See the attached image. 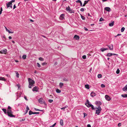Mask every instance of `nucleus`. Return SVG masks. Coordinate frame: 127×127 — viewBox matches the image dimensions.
<instances>
[{
    "label": "nucleus",
    "mask_w": 127,
    "mask_h": 127,
    "mask_svg": "<svg viewBox=\"0 0 127 127\" xmlns=\"http://www.w3.org/2000/svg\"><path fill=\"white\" fill-rule=\"evenodd\" d=\"M28 80L29 83V88H31L32 87L34 86L35 82L34 81L30 78H28Z\"/></svg>",
    "instance_id": "1"
},
{
    "label": "nucleus",
    "mask_w": 127,
    "mask_h": 127,
    "mask_svg": "<svg viewBox=\"0 0 127 127\" xmlns=\"http://www.w3.org/2000/svg\"><path fill=\"white\" fill-rule=\"evenodd\" d=\"M8 115L11 117H14L15 116L12 114L13 112L11 110H7V113Z\"/></svg>",
    "instance_id": "2"
},
{
    "label": "nucleus",
    "mask_w": 127,
    "mask_h": 127,
    "mask_svg": "<svg viewBox=\"0 0 127 127\" xmlns=\"http://www.w3.org/2000/svg\"><path fill=\"white\" fill-rule=\"evenodd\" d=\"M95 109H96L95 113L97 115H99L102 110L100 106H99L97 107H95Z\"/></svg>",
    "instance_id": "3"
},
{
    "label": "nucleus",
    "mask_w": 127,
    "mask_h": 127,
    "mask_svg": "<svg viewBox=\"0 0 127 127\" xmlns=\"http://www.w3.org/2000/svg\"><path fill=\"white\" fill-rule=\"evenodd\" d=\"M14 0H12L9 2L6 3V5L7 8L10 7L11 8H12V3L14 2Z\"/></svg>",
    "instance_id": "4"
},
{
    "label": "nucleus",
    "mask_w": 127,
    "mask_h": 127,
    "mask_svg": "<svg viewBox=\"0 0 127 127\" xmlns=\"http://www.w3.org/2000/svg\"><path fill=\"white\" fill-rule=\"evenodd\" d=\"M85 104L88 107H90L92 105L90 102L88 100H87L86 103H85Z\"/></svg>",
    "instance_id": "5"
},
{
    "label": "nucleus",
    "mask_w": 127,
    "mask_h": 127,
    "mask_svg": "<svg viewBox=\"0 0 127 127\" xmlns=\"http://www.w3.org/2000/svg\"><path fill=\"white\" fill-rule=\"evenodd\" d=\"M38 101L40 103L44 104L45 103L44 101L42 98H41L39 99Z\"/></svg>",
    "instance_id": "6"
},
{
    "label": "nucleus",
    "mask_w": 127,
    "mask_h": 127,
    "mask_svg": "<svg viewBox=\"0 0 127 127\" xmlns=\"http://www.w3.org/2000/svg\"><path fill=\"white\" fill-rule=\"evenodd\" d=\"M104 10L108 12H110L111 11V9L109 7H106L104 8Z\"/></svg>",
    "instance_id": "7"
},
{
    "label": "nucleus",
    "mask_w": 127,
    "mask_h": 127,
    "mask_svg": "<svg viewBox=\"0 0 127 127\" xmlns=\"http://www.w3.org/2000/svg\"><path fill=\"white\" fill-rule=\"evenodd\" d=\"M105 98L106 100L108 101H110L111 100V98L110 97L107 95H106L105 96Z\"/></svg>",
    "instance_id": "8"
},
{
    "label": "nucleus",
    "mask_w": 127,
    "mask_h": 127,
    "mask_svg": "<svg viewBox=\"0 0 127 127\" xmlns=\"http://www.w3.org/2000/svg\"><path fill=\"white\" fill-rule=\"evenodd\" d=\"M32 90V91L33 92L35 91L37 92L38 91V88L36 86H35L33 88Z\"/></svg>",
    "instance_id": "9"
},
{
    "label": "nucleus",
    "mask_w": 127,
    "mask_h": 127,
    "mask_svg": "<svg viewBox=\"0 0 127 127\" xmlns=\"http://www.w3.org/2000/svg\"><path fill=\"white\" fill-rule=\"evenodd\" d=\"M59 19L61 20H63L64 18V14H61L60 16Z\"/></svg>",
    "instance_id": "10"
},
{
    "label": "nucleus",
    "mask_w": 127,
    "mask_h": 127,
    "mask_svg": "<svg viewBox=\"0 0 127 127\" xmlns=\"http://www.w3.org/2000/svg\"><path fill=\"white\" fill-rule=\"evenodd\" d=\"M6 52L7 50L6 49H3V50H1L0 51V53H5Z\"/></svg>",
    "instance_id": "11"
},
{
    "label": "nucleus",
    "mask_w": 127,
    "mask_h": 127,
    "mask_svg": "<svg viewBox=\"0 0 127 127\" xmlns=\"http://www.w3.org/2000/svg\"><path fill=\"white\" fill-rule=\"evenodd\" d=\"M95 103L96 104H97L98 105H99V106H100L99 105H101L102 104L101 102L99 101H96Z\"/></svg>",
    "instance_id": "12"
},
{
    "label": "nucleus",
    "mask_w": 127,
    "mask_h": 127,
    "mask_svg": "<svg viewBox=\"0 0 127 127\" xmlns=\"http://www.w3.org/2000/svg\"><path fill=\"white\" fill-rule=\"evenodd\" d=\"M107 46L110 50H112L113 49V45L111 44L110 45H107Z\"/></svg>",
    "instance_id": "13"
},
{
    "label": "nucleus",
    "mask_w": 127,
    "mask_h": 127,
    "mask_svg": "<svg viewBox=\"0 0 127 127\" xmlns=\"http://www.w3.org/2000/svg\"><path fill=\"white\" fill-rule=\"evenodd\" d=\"M74 38L75 39L78 40L79 38V37L78 36L76 35H74Z\"/></svg>",
    "instance_id": "14"
},
{
    "label": "nucleus",
    "mask_w": 127,
    "mask_h": 127,
    "mask_svg": "<svg viewBox=\"0 0 127 127\" xmlns=\"http://www.w3.org/2000/svg\"><path fill=\"white\" fill-rule=\"evenodd\" d=\"M108 49L107 48H101L100 49V51H101L102 52H103L104 51H105V50H108Z\"/></svg>",
    "instance_id": "15"
},
{
    "label": "nucleus",
    "mask_w": 127,
    "mask_h": 127,
    "mask_svg": "<svg viewBox=\"0 0 127 127\" xmlns=\"http://www.w3.org/2000/svg\"><path fill=\"white\" fill-rule=\"evenodd\" d=\"M114 21H112V23H109V26L110 27H112L114 25Z\"/></svg>",
    "instance_id": "16"
},
{
    "label": "nucleus",
    "mask_w": 127,
    "mask_h": 127,
    "mask_svg": "<svg viewBox=\"0 0 127 127\" xmlns=\"http://www.w3.org/2000/svg\"><path fill=\"white\" fill-rule=\"evenodd\" d=\"M95 93L94 92H92L91 94V95L92 97H94V96H95Z\"/></svg>",
    "instance_id": "17"
},
{
    "label": "nucleus",
    "mask_w": 127,
    "mask_h": 127,
    "mask_svg": "<svg viewBox=\"0 0 127 127\" xmlns=\"http://www.w3.org/2000/svg\"><path fill=\"white\" fill-rule=\"evenodd\" d=\"M123 91H127V84L123 89Z\"/></svg>",
    "instance_id": "18"
},
{
    "label": "nucleus",
    "mask_w": 127,
    "mask_h": 127,
    "mask_svg": "<svg viewBox=\"0 0 127 127\" xmlns=\"http://www.w3.org/2000/svg\"><path fill=\"white\" fill-rule=\"evenodd\" d=\"M0 80L3 81H6V80L4 78L0 77Z\"/></svg>",
    "instance_id": "19"
},
{
    "label": "nucleus",
    "mask_w": 127,
    "mask_h": 127,
    "mask_svg": "<svg viewBox=\"0 0 127 127\" xmlns=\"http://www.w3.org/2000/svg\"><path fill=\"white\" fill-rule=\"evenodd\" d=\"M113 55V54L111 53H108L106 55L107 57H111Z\"/></svg>",
    "instance_id": "20"
},
{
    "label": "nucleus",
    "mask_w": 127,
    "mask_h": 127,
    "mask_svg": "<svg viewBox=\"0 0 127 127\" xmlns=\"http://www.w3.org/2000/svg\"><path fill=\"white\" fill-rule=\"evenodd\" d=\"M60 124L62 125V126H63V120L61 119L60 122Z\"/></svg>",
    "instance_id": "21"
},
{
    "label": "nucleus",
    "mask_w": 127,
    "mask_h": 127,
    "mask_svg": "<svg viewBox=\"0 0 127 127\" xmlns=\"http://www.w3.org/2000/svg\"><path fill=\"white\" fill-rule=\"evenodd\" d=\"M2 110L4 112V113L5 114H6L7 113V112H6V110L4 108H2Z\"/></svg>",
    "instance_id": "22"
},
{
    "label": "nucleus",
    "mask_w": 127,
    "mask_h": 127,
    "mask_svg": "<svg viewBox=\"0 0 127 127\" xmlns=\"http://www.w3.org/2000/svg\"><path fill=\"white\" fill-rule=\"evenodd\" d=\"M121 96L123 97H127V94H123L121 95Z\"/></svg>",
    "instance_id": "23"
},
{
    "label": "nucleus",
    "mask_w": 127,
    "mask_h": 127,
    "mask_svg": "<svg viewBox=\"0 0 127 127\" xmlns=\"http://www.w3.org/2000/svg\"><path fill=\"white\" fill-rule=\"evenodd\" d=\"M29 110V108L28 106H27L26 108V113H27L28 112V111Z\"/></svg>",
    "instance_id": "24"
},
{
    "label": "nucleus",
    "mask_w": 127,
    "mask_h": 127,
    "mask_svg": "<svg viewBox=\"0 0 127 127\" xmlns=\"http://www.w3.org/2000/svg\"><path fill=\"white\" fill-rule=\"evenodd\" d=\"M88 1H85L83 5V6H85V5L88 2Z\"/></svg>",
    "instance_id": "25"
},
{
    "label": "nucleus",
    "mask_w": 127,
    "mask_h": 127,
    "mask_svg": "<svg viewBox=\"0 0 127 127\" xmlns=\"http://www.w3.org/2000/svg\"><path fill=\"white\" fill-rule=\"evenodd\" d=\"M15 73H16V77L17 78H18L19 77V74L18 73V72L16 71H15Z\"/></svg>",
    "instance_id": "26"
},
{
    "label": "nucleus",
    "mask_w": 127,
    "mask_h": 127,
    "mask_svg": "<svg viewBox=\"0 0 127 127\" xmlns=\"http://www.w3.org/2000/svg\"><path fill=\"white\" fill-rule=\"evenodd\" d=\"M38 59L39 60L41 61H43L44 60V59L41 57H39Z\"/></svg>",
    "instance_id": "27"
},
{
    "label": "nucleus",
    "mask_w": 127,
    "mask_h": 127,
    "mask_svg": "<svg viewBox=\"0 0 127 127\" xmlns=\"http://www.w3.org/2000/svg\"><path fill=\"white\" fill-rule=\"evenodd\" d=\"M56 91L58 93H60L61 92V91L58 89H57Z\"/></svg>",
    "instance_id": "28"
},
{
    "label": "nucleus",
    "mask_w": 127,
    "mask_h": 127,
    "mask_svg": "<svg viewBox=\"0 0 127 127\" xmlns=\"http://www.w3.org/2000/svg\"><path fill=\"white\" fill-rule=\"evenodd\" d=\"M64 84L63 83H59V86L60 88H62V87L63 86Z\"/></svg>",
    "instance_id": "29"
},
{
    "label": "nucleus",
    "mask_w": 127,
    "mask_h": 127,
    "mask_svg": "<svg viewBox=\"0 0 127 127\" xmlns=\"http://www.w3.org/2000/svg\"><path fill=\"white\" fill-rule=\"evenodd\" d=\"M85 87L86 88L89 89V86L88 85H85Z\"/></svg>",
    "instance_id": "30"
},
{
    "label": "nucleus",
    "mask_w": 127,
    "mask_h": 127,
    "mask_svg": "<svg viewBox=\"0 0 127 127\" xmlns=\"http://www.w3.org/2000/svg\"><path fill=\"white\" fill-rule=\"evenodd\" d=\"M26 57V55H23L22 57V58L23 59H25Z\"/></svg>",
    "instance_id": "31"
},
{
    "label": "nucleus",
    "mask_w": 127,
    "mask_h": 127,
    "mask_svg": "<svg viewBox=\"0 0 127 127\" xmlns=\"http://www.w3.org/2000/svg\"><path fill=\"white\" fill-rule=\"evenodd\" d=\"M97 77L99 78H101L102 75L101 74H98L97 75Z\"/></svg>",
    "instance_id": "32"
},
{
    "label": "nucleus",
    "mask_w": 127,
    "mask_h": 127,
    "mask_svg": "<svg viewBox=\"0 0 127 127\" xmlns=\"http://www.w3.org/2000/svg\"><path fill=\"white\" fill-rule=\"evenodd\" d=\"M70 9V7L68 6L66 8V10L67 11H68Z\"/></svg>",
    "instance_id": "33"
},
{
    "label": "nucleus",
    "mask_w": 127,
    "mask_h": 127,
    "mask_svg": "<svg viewBox=\"0 0 127 127\" xmlns=\"http://www.w3.org/2000/svg\"><path fill=\"white\" fill-rule=\"evenodd\" d=\"M125 30V28L123 27H122L121 29V32H123Z\"/></svg>",
    "instance_id": "34"
},
{
    "label": "nucleus",
    "mask_w": 127,
    "mask_h": 127,
    "mask_svg": "<svg viewBox=\"0 0 127 127\" xmlns=\"http://www.w3.org/2000/svg\"><path fill=\"white\" fill-rule=\"evenodd\" d=\"M29 115H31L32 114H33V112H32L31 110H30L29 111Z\"/></svg>",
    "instance_id": "35"
},
{
    "label": "nucleus",
    "mask_w": 127,
    "mask_h": 127,
    "mask_svg": "<svg viewBox=\"0 0 127 127\" xmlns=\"http://www.w3.org/2000/svg\"><path fill=\"white\" fill-rule=\"evenodd\" d=\"M82 58L84 59H86V55H84L82 56Z\"/></svg>",
    "instance_id": "36"
},
{
    "label": "nucleus",
    "mask_w": 127,
    "mask_h": 127,
    "mask_svg": "<svg viewBox=\"0 0 127 127\" xmlns=\"http://www.w3.org/2000/svg\"><path fill=\"white\" fill-rule=\"evenodd\" d=\"M91 107L92 109V110H94L95 109V108L94 106L92 105H91Z\"/></svg>",
    "instance_id": "37"
},
{
    "label": "nucleus",
    "mask_w": 127,
    "mask_h": 127,
    "mask_svg": "<svg viewBox=\"0 0 127 127\" xmlns=\"http://www.w3.org/2000/svg\"><path fill=\"white\" fill-rule=\"evenodd\" d=\"M120 70L119 69H118L116 71V73L117 74H118L119 73Z\"/></svg>",
    "instance_id": "38"
},
{
    "label": "nucleus",
    "mask_w": 127,
    "mask_h": 127,
    "mask_svg": "<svg viewBox=\"0 0 127 127\" xmlns=\"http://www.w3.org/2000/svg\"><path fill=\"white\" fill-rule=\"evenodd\" d=\"M81 18L83 20H85V17H84V16H83L82 15L81 16Z\"/></svg>",
    "instance_id": "39"
},
{
    "label": "nucleus",
    "mask_w": 127,
    "mask_h": 127,
    "mask_svg": "<svg viewBox=\"0 0 127 127\" xmlns=\"http://www.w3.org/2000/svg\"><path fill=\"white\" fill-rule=\"evenodd\" d=\"M104 20V19L102 17L100 18L99 20V21H102Z\"/></svg>",
    "instance_id": "40"
},
{
    "label": "nucleus",
    "mask_w": 127,
    "mask_h": 127,
    "mask_svg": "<svg viewBox=\"0 0 127 127\" xmlns=\"http://www.w3.org/2000/svg\"><path fill=\"white\" fill-rule=\"evenodd\" d=\"M37 66L38 67H40L41 66L39 63H37Z\"/></svg>",
    "instance_id": "41"
},
{
    "label": "nucleus",
    "mask_w": 127,
    "mask_h": 127,
    "mask_svg": "<svg viewBox=\"0 0 127 127\" xmlns=\"http://www.w3.org/2000/svg\"><path fill=\"white\" fill-rule=\"evenodd\" d=\"M101 87L102 88H104L105 87V85H104V84H102L101 85Z\"/></svg>",
    "instance_id": "42"
},
{
    "label": "nucleus",
    "mask_w": 127,
    "mask_h": 127,
    "mask_svg": "<svg viewBox=\"0 0 127 127\" xmlns=\"http://www.w3.org/2000/svg\"><path fill=\"white\" fill-rule=\"evenodd\" d=\"M48 101L50 103H51L53 101V100L52 99H50Z\"/></svg>",
    "instance_id": "43"
},
{
    "label": "nucleus",
    "mask_w": 127,
    "mask_h": 127,
    "mask_svg": "<svg viewBox=\"0 0 127 127\" xmlns=\"http://www.w3.org/2000/svg\"><path fill=\"white\" fill-rule=\"evenodd\" d=\"M56 123H55L52 126H51L50 127H54L56 125Z\"/></svg>",
    "instance_id": "44"
},
{
    "label": "nucleus",
    "mask_w": 127,
    "mask_h": 127,
    "mask_svg": "<svg viewBox=\"0 0 127 127\" xmlns=\"http://www.w3.org/2000/svg\"><path fill=\"white\" fill-rule=\"evenodd\" d=\"M70 13H71L73 12H72V10H71V9H70L69 10V11H68Z\"/></svg>",
    "instance_id": "45"
},
{
    "label": "nucleus",
    "mask_w": 127,
    "mask_h": 127,
    "mask_svg": "<svg viewBox=\"0 0 127 127\" xmlns=\"http://www.w3.org/2000/svg\"><path fill=\"white\" fill-rule=\"evenodd\" d=\"M25 120V118H23L22 119L20 120L19 121L20 122H22V121H24Z\"/></svg>",
    "instance_id": "46"
},
{
    "label": "nucleus",
    "mask_w": 127,
    "mask_h": 127,
    "mask_svg": "<svg viewBox=\"0 0 127 127\" xmlns=\"http://www.w3.org/2000/svg\"><path fill=\"white\" fill-rule=\"evenodd\" d=\"M39 114V112H33V114Z\"/></svg>",
    "instance_id": "47"
},
{
    "label": "nucleus",
    "mask_w": 127,
    "mask_h": 127,
    "mask_svg": "<svg viewBox=\"0 0 127 127\" xmlns=\"http://www.w3.org/2000/svg\"><path fill=\"white\" fill-rule=\"evenodd\" d=\"M84 11V9L83 8H82L80 9V11L82 12L83 11Z\"/></svg>",
    "instance_id": "48"
},
{
    "label": "nucleus",
    "mask_w": 127,
    "mask_h": 127,
    "mask_svg": "<svg viewBox=\"0 0 127 127\" xmlns=\"http://www.w3.org/2000/svg\"><path fill=\"white\" fill-rule=\"evenodd\" d=\"M5 28H6V31H7L9 33V32H10V31L8 29H7L6 27H5Z\"/></svg>",
    "instance_id": "49"
},
{
    "label": "nucleus",
    "mask_w": 127,
    "mask_h": 127,
    "mask_svg": "<svg viewBox=\"0 0 127 127\" xmlns=\"http://www.w3.org/2000/svg\"><path fill=\"white\" fill-rule=\"evenodd\" d=\"M24 98L27 101L28 100V99L27 98L26 96H25L24 97Z\"/></svg>",
    "instance_id": "50"
},
{
    "label": "nucleus",
    "mask_w": 127,
    "mask_h": 127,
    "mask_svg": "<svg viewBox=\"0 0 127 127\" xmlns=\"http://www.w3.org/2000/svg\"><path fill=\"white\" fill-rule=\"evenodd\" d=\"M46 64H47L46 63L44 62L42 64V65H46Z\"/></svg>",
    "instance_id": "51"
},
{
    "label": "nucleus",
    "mask_w": 127,
    "mask_h": 127,
    "mask_svg": "<svg viewBox=\"0 0 127 127\" xmlns=\"http://www.w3.org/2000/svg\"><path fill=\"white\" fill-rule=\"evenodd\" d=\"M11 107L10 106H8L7 110H11Z\"/></svg>",
    "instance_id": "52"
},
{
    "label": "nucleus",
    "mask_w": 127,
    "mask_h": 127,
    "mask_svg": "<svg viewBox=\"0 0 127 127\" xmlns=\"http://www.w3.org/2000/svg\"><path fill=\"white\" fill-rule=\"evenodd\" d=\"M121 35V34H118L117 35L115 36V37H116L117 36H120V35Z\"/></svg>",
    "instance_id": "53"
},
{
    "label": "nucleus",
    "mask_w": 127,
    "mask_h": 127,
    "mask_svg": "<svg viewBox=\"0 0 127 127\" xmlns=\"http://www.w3.org/2000/svg\"><path fill=\"white\" fill-rule=\"evenodd\" d=\"M84 117H85V116H86L87 115V114L86 113H84Z\"/></svg>",
    "instance_id": "54"
},
{
    "label": "nucleus",
    "mask_w": 127,
    "mask_h": 127,
    "mask_svg": "<svg viewBox=\"0 0 127 127\" xmlns=\"http://www.w3.org/2000/svg\"><path fill=\"white\" fill-rule=\"evenodd\" d=\"M81 2V1H80V0H78L76 1V2L77 3V2L79 3V2Z\"/></svg>",
    "instance_id": "55"
},
{
    "label": "nucleus",
    "mask_w": 127,
    "mask_h": 127,
    "mask_svg": "<svg viewBox=\"0 0 127 127\" xmlns=\"http://www.w3.org/2000/svg\"><path fill=\"white\" fill-rule=\"evenodd\" d=\"M34 109H35V110L36 111H41L40 110H39L37 109H36V108H35Z\"/></svg>",
    "instance_id": "56"
},
{
    "label": "nucleus",
    "mask_w": 127,
    "mask_h": 127,
    "mask_svg": "<svg viewBox=\"0 0 127 127\" xmlns=\"http://www.w3.org/2000/svg\"><path fill=\"white\" fill-rule=\"evenodd\" d=\"M16 7L15 5V4H14V6H13V9H15L16 8Z\"/></svg>",
    "instance_id": "57"
},
{
    "label": "nucleus",
    "mask_w": 127,
    "mask_h": 127,
    "mask_svg": "<svg viewBox=\"0 0 127 127\" xmlns=\"http://www.w3.org/2000/svg\"><path fill=\"white\" fill-rule=\"evenodd\" d=\"M84 29L86 31H88V29H87L85 27H84Z\"/></svg>",
    "instance_id": "58"
},
{
    "label": "nucleus",
    "mask_w": 127,
    "mask_h": 127,
    "mask_svg": "<svg viewBox=\"0 0 127 127\" xmlns=\"http://www.w3.org/2000/svg\"><path fill=\"white\" fill-rule=\"evenodd\" d=\"M121 123H119L118 124V126L119 127L120 126H121Z\"/></svg>",
    "instance_id": "59"
},
{
    "label": "nucleus",
    "mask_w": 127,
    "mask_h": 127,
    "mask_svg": "<svg viewBox=\"0 0 127 127\" xmlns=\"http://www.w3.org/2000/svg\"><path fill=\"white\" fill-rule=\"evenodd\" d=\"M87 127H91L90 125V124H88L87 125Z\"/></svg>",
    "instance_id": "60"
},
{
    "label": "nucleus",
    "mask_w": 127,
    "mask_h": 127,
    "mask_svg": "<svg viewBox=\"0 0 127 127\" xmlns=\"http://www.w3.org/2000/svg\"><path fill=\"white\" fill-rule=\"evenodd\" d=\"M17 87H18V89H19L20 88L19 85L18 84H17Z\"/></svg>",
    "instance_id": "61"
},
{
    "label": "nucleus",
    "mask_w": 127,
    "mask_h": 127,
    "mask_svg": "<svg viewBox=\"0 0 127 127\" xmlns=\"http://www.w3.org/2000/svg\"><path fill=\"white\" fill-rule=\"evenodd\" d=\"M8 38L9 39H11L12 38V37L11 36H9V37Z\"/></svg>",
    "instance_id": "62"
},
{
    "label": "nucleus",
    "mask_w": 127,
    "mask_h": 127,
    "mask_svg": "<svg viewBox=\"0 0 127 127\" xmlns=\"http://www.w3.org/2000/svg\"><path fill=\"white\" fill-rule=\"evenodd\" d=\"M15 62H16V63H18V62H19V61L17 60H15Z\"/></svg>",
    "instance_id": "63"
},
{
    "label": "nucleus",
    "mask_w": 127,
    "mask_h": 127,
    "mask_svg": "<svg viewBox=\"0 0 127 127\" xmlns=\"http://www.w3.org/2000/svg\"><path fill=\"white\" fill-rule=\"evenodd\" d=\"M61 109H62V110H64V107H63V108H61Z\"/></svg>",
    "instance_id": "64"
}]
</instances>
